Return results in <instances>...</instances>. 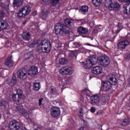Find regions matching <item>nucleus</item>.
Returning a JSON list of instances; mask_svg holds the SVG:
<instances>
[{
  "label": "nucleus",
  "instance_id": "obj_1",
  "mask_svg": "<svg viewBox=\"0 0 130 130\" xmlns=\"http://www.w3.org/2000/svg\"><path fill=\"white\" fill-rule=\"evenodd\" d=\"M38 50L44 53H49L51 51V43L48 40H44L37 46Z\"/></svg>",
  "mask_w": 130,
  "mask_h": 130
},
{
  "label": "nucleus",
  "instance_id": "obj_2",
  "mask_svg": "<svg viewBox=\"0 0 130 130\" xmlns=\"http://www.w3.org/2000/svg\"><path fill=\"white\" fill-rule=\"evenodd\" d=\"M16 93H13L12 96V100L16 103H19L24 98V92L21 89H16Z\"/></svg>",
  "mask_w": 130,
  "mask_h": 130
},
{
  "label": "nucleus",
  "instance_id": "obj_3",
  "mask_svg": "<svg viewBox=\"0 0 130 130\" xmlns=\"http://www.w3.org/2000/svg\"><path fill=\"white\" fill-rule=\"evenodd\" d=\"M105 5L106 7H108L110 11H117L120 5L117 2H112L111 0H106Z\"/></svg>",
  "mask_w": 130,
  "mask_h": 130
},
{
  "label": "nucleus",
  "instance_id": "obj_4",
  "mask_svg": "<svg viewBox=\"0 0 130 130\" xmlns=\"http://www.w3.org/2000/svg\"><path fill=\"white\" fill-rule=\"evenodd\" d=\"M110 63V59L109 57L107 56H103L100 57L99 59V64L101 67H103L104 68H106V67H108L109 64Z\"/></svg>",
  "mask_w": 130,
  "mask_h": 130
},
{
  "label": "nucleus",
  "instance_id": "obj_5",
  "mask_svg": "<svg viewBox=\"0 0 130 130\" xmlns=\"http://www.w3.org/2000/svg\"><path fill=\"white\" fill-rule=\"evenodd\" d=\"M16 110L21 113L24 117L26 118H29V113L24 109V107L22 105V104H18L16 107Z\"/></svg>",
  "mask_w": 130,
  "mask_h": 130
},
{
  "label": "nucleus",
  "instance_id": "obj_6",
  "mask_svg": "<svg viewBox=\"0 0 130 130\" xmlns=\"http://www.w3.org/2000/svg\"><path fill=\"white\" fill-rule=\"evenodd\" d=\"M21 126L20 122L13 120L10 122L9 127L10 129L19 130L21 128Z\"/></svg>",
  "mask_w": 130,
  "mask_h": 130
},
{
  "label": "nucleus",
  "instance_id": "obj_7",
  "mask_svg": "<svg viewBox=\"0 0 130 130\" xmlns=\"http://www.w3.org/2000/svg\"><path fill=\"white\" fill-rule=\"evenodd\" d=\"M64 25V24L61 23H58L55 24V34L57 35V36H61L62 35V30Z\"/></svg>",
  "mask_w": 130,
  "mask_h": 130
},
{
  "label": "nucleus",
  "instance_id": "obj_8",
  "mask_svg": "<svg viewBox=\"0 0 130 130\" xmlns=\"http://www.w3.org/2000/svg\"><path fill=\"white\" fill-rule=\"evenodd\" d=\"M59 73L61 75H70L73 74V70L71 67H62L60 69Z\"/></svg>",
  "mask_w": 130,
  "mask_h": 130
},
{
  "label": "nucleus",
  "instance_id": "obj_9",
  "mask_svg": "<svg viewBox=\"0 0 130 130\" xmlns=\"http://www.w3.org/2000/svg\"><path fill=\"white\" fill-rule=\"evenodd\" d=\"M51 115L52 117H57L60 115V109L57 107H53L51 110Z\"/></svg>",
  "mask_w": 130,
  "mask_h": 130
},
{
  "label": "nucleus",
  "instance_id": "obj_10",
  "mask_svg": "<svg viewBox=\"0 0 130 130\" xmlns=\"http://www.w3.org/2000/svg\"><path fill=\"white\" fill-rule=\"evenodd\" d=\"M128 44H129V42L127 39H125L119 42L117 45V47L120 50H123Z\"/></svg>",
  "mask_w": 130,
  "mask_h": 130
},
{
  "label": "nucleus",
  "instance_id": "obj_11",
  "mask_svg": "<svg viewBox=\"0 0 130 130\" xmlns=\"http://www.w3.org/2000/svg\"><path fill=\"white\" fill-rule=\"evenodd\" d=\"M107 81L111 84L112 86H115L117 84V79L114 75L110 74L107 77Z\"/></svg>",
  "mask_w": 130,
  "mask_h": 130
},
{
  "label": "nucleus",
  "instance_id": "obj_12",
  "mask_svg": "<svg viewBox=\"0 0 130 130\" xmlns=\"http://www.w3.org/2000/svg\"><path fill=\"white\" fill-rule=\"evenodd\" d=\"M103 85V90L104 92H108V91H110L111 89H112V85L109 82V81H106L102 83Z\"/></svg>",
  "mask_w": 130,
  "mask_h": 130
},
{
  "label": "nucleus",
  "instance_id": "obj_13",
  "mask_svg": "<svg viewBox=\"0 0 130 130\" xmlns=\"http://www.w3.org/2000/svg\"><path fill=\"white\" fill-rule=\"evenodd\" d=\"M103 72V70L100 66L94 67L91 70V73L93 74V75H101V74H102Z\"/></svg>",
  "mask_w": 130,
  "mask_h": 130
},
{
  "label": "nucleus",
  "instance_id": "obj_14",
  "mask_svg": "<svg viewBox=\"0 0 130 130\" xmlns=\"http://www.w3.org/2000/svg\"><path fill=\"white\" fill-rule=\"evenodd\" d=\"M38 74V68L36 66H32L29 68L28 75L29 76L36 75Z\"/></svg>",
  "mask_w": 130,
  "mask_h": 130
},
{
  "label": "nucleus",
  "instance_id": "obj_15",
  "mask_svg": "<svg viewBox=\"0 0 130 130\" xmlns=\"http://www.w3.org/2000/svg\"><path fill=\"white\" fill-rule=\"evenodd\" d=\"M5 64L8 68H11L14 66V61L12 59V56H9L5 60Z\"/></svg>",
  "mask_w": 130,
  "mask_h": 130
},
{
  "label": "nucleus",
  "instance_id": "obj_16",
  "mask_svg": "<svg viewBox=\"0 0 130 130\" xmlns=\"http://www.w3.org/2000/svg\"><path fill=\"white\" fill-rule=\"evenodd\" d=\"M88 28H86L83 26H80L77 29V32L79 34H82L83 35H86L88 33Z\"/></svg>",
  "mask_w": 130,
  "mask_h": 130
},
{
  "label": "nucleus",
  "instance_id": "obj_17",
  "mask_svg": "<svg viewBox=\"0 0 130 130\" xmlns=\"http://www.w3.org/2000/svg\"><path fill=\"white\" fill-rule=\"evenodd\" d=\"M21 10L25 16H27V15H29V14H30V12H31V8H30V6H27L22 8Z\"/></svg>",
  "mask_w": 130,
  "mask_h": 130
},
{
  "label": "nucleus",
  "instance_id": "obj_18",
  "mask_svg": "<svg viewBox=\"0 0 130 130\" xmlns=\"http://www.w3.org/2000/svg\"><path fill=\"white\" fill-rule=\"evenodd\" d=\"M27 75V71L25 70V69H22L21 70L19 71L17 77L19 79H23L25 76Z\"/></svg>",
  "mask_w": 130,
  "mask_h": 130
},
{
  "label": "nucleus",
  "instance_id": "obj_19",
  "mask_svg": "<svg viewBox=\"0 0 130 130\" xmlns=\"http://www.w3.org/2000/svg\"><path fill=\"white\" fill-rule=\"evenodd\" d=\"M9 24H8V22L7 20H2L0 21V29H2L4 30L8 28Z\"/></svg>",
  "mask_w": 130,
  "mask_h": 130
},
{
  "label": "nucleus",
  "instance_id": "obj_20",
  "mask_svg": "<svg viewBox=\"0 0 130 130\" xmlns=\"http://www.w3.org/2000/svg\"><path fill=\"white\" fill-rule=\"evenodd\" d=\"M7 82L10 86L13 87L16 84V77L13 76L12 78H8L7 80Z\"/></svg>",
  "mask_w": 130,
  "mask_h": 130
},
{
  "label": "nucleus",
  "instance_id": "obj_21",
  "mask_svg": "<svg viewBox=\"0 0 130 130\" xmlns=\"http://www.w3.org/2000/svg\"><path fill=\"white\" fill-rule=\"evenodd\" d=\"M22 37L24 40L29 41L31 39V35L29 32H24L22 34Z\"/></svg>",
  "mask_w": 130,
  "mask_h": 130
},
{
  "label": "nucleus",
  "instance_id": "obj_22",
  "mask_svg": "<svg viewBox=\"0 0 130 130\" xmlns=\"http://www.w3.org/2000/svg\"><path fill=\"white\" fill-rule=\"evenodd\" d=\"M91 102V104H96L99 102V96L97 95H93L90 98Z\"/></svg>",
  "mask_w": 130,
  "mask_h": 130
},
{
  "label": "nucleus",
  "instance_id": "obj_23",
  "mask_svg": "<svg viewBox=\"0 0 130 130\" xmlns=\"http://www.w3.org/2000/svg\"><path fill=\"white\" fill-rule=\"evenodd\" d=\"M123 13L125 15H129L130 14V4H127L123 7Z\"/></svg>",
  "mask_w": 130,
  "mask_h": 130
},
{
  "label": "nucleus",
  "instance_id": "obj_24",
  "mask_svg": "<svg viewBox=\"0 0 130 130\" xmlns=\"http://www.w3.org/2000/svg\"><path fill=\"white\" fill-rule=\"evenodd\" d=\"M92 67H93V65L92 64L91 61H90V59H87L84 62V68L85 69H90Z\"/></svg>",
  "mask_w": 130,
  "mask_h": 130
},
{
  "label": "nucleus",
  "instance_id": "obj_25",
  "mask_svg": "<svg viewBox=\"0 0 130 130\" xmlns=\"http://www.w3.org/2000/svg\"><path fill=\"white\" fill-rule=\"evenodd\" d=\"M89 59L92 66L96 64L98 62V57L97 56L93 55Z\"/></svg>",
  "mask_w": 130,
  "mask_h": 130
},
{
  "label": "nucleus",
  "instance_id": "obj_26",
  "mask_svg": "<svg viewBox=\"0 0 130 130\" xmlns=\"http://www.w3.org/2000/svg\"><path fill=\"white\" fill-rule=\"evenodd\" d=\"M32 85L33 89L35 91H39V90H40V88H41V87L40 86V83L35 81L33 82Z\"/></svg>",
  "mask_w": 130,
  "mask_h": 130
},
{
  "label": "nucleus",
  "instance_id": "obj_27",
  "mask_svg": "<svg viewBox=\"0 0 130 130\" xmlns=\"http://www.w3.org/2000/svg\"><path fill=\"white\" fill-rule=\"evenodd\" d=\"M89 10V8L87 6H82L80 8V11L83 15H86V13H87Z\"/></svg>",
  "mask_w": 130,
  "mask_h": 130
},
{
  "label": "nucleus",
  "instance_id": "obj_28",
  "mask_svg": "<svg viewBox=\"0 0 130 130\" xmlns=\"http://www.w3.org/2000/svg\"><path fill=\"white\" fill-rule=\"evenodd\" d=\"M64 24L66 25H69V26H71V27H73L74 26V20L70 19L69 18H67L64 20Z\"/></svg>",
  "mask_w": 130,
  "mask_h": 130
},
{
  "label": "nucleus",
  "instance_id": "obj_29",
  "mask_svg": "<svg viewBox=\"0 0 130 130\" xmlns=\"http://www.w3.org/2000/svg\"><path fill=\"white\" fill-rule=\"evenodd\" d=\"M62 35H63V34H69L70 33V28L66 26V25H64L63 26V28H62Z\"/></svg>",
  "mask_w": 130,
  "mask_h": 130
},
{
  "label": "nucleus",
  "instance_id": "obj_30",
  "mask_svg": "<svg viewBox=\"0 0 130 130\" xmlns=\"http://www.w3.org/2000/svg\"><path fill=\"white\" fill-rule=\"evenodd\" d=\"M23 0H14L13 2L14 6L17 7H21L23 4Z\"/></svg>",
  "mask_w": 130,
  "mask_h": 130
},
{
  "label": "nucleus",
  "instance_id": "obj_31",
  "mask_svg": "<svg viewBox=\"0 0 130 130\" xmlns=\"http://www.w3.org/2000/svg\"><path fill=\"white\" fill-rule=\"evenodd\" d=\"M129 123H130V119L127 118V119H124L123 121L120 123V124L121 125H122V126H126V125H128Z\"/></svg>",
  "mask_w": 130,
  "mask_h": 130
},
{
  "label": "nucleus",
  "instance_id": "obj_32",
  "mask_svg": "<svg viewBox=\"0 0 130 130\" xmlns=\"http://www.w3.org/2000/svg\"><path fill=\"white\" fill-rule=\"evenodd\" d=\"M8 70L6 69L3 70L0 69V77H5L8 75Z\"/></svg>",
  "mask_w": 130,
  "mask_h": 130
},
{
  "label": "nucleus",
  "instance_id": "obj_33",
  "mask_svg": "<svg viewBox=\"0 0 130 130\" xmlns=\"http://www.w3.org/2000/svg\"><path fill=\"white\" fill-rule=\"evenodd\" d=\"M68 62V60L64 58H61L59 59V64L60 66H64Z\"/></svg>",
  "mask_w": 130,
  "mask_h": 130
},
{
  "label": "nucleus",
  "instance_id": "obj_34",
  "mask_svg": "<svg viewBox=\"0 0 130 130\" xmlns=\"http://www.w3.org/2000/svg\"><path fill=\"white\" fill-rule=\"evenodd\" d=\"M41 17L43 20H46L47 17H48V12H42L41 14Z\"/></svg>",
  "mask_w": 130,
  "mask_h": 130
},
{
  "label": "nucleus",
  "instance_id": "obj_35",
  "mask_svg": "<svg viewBox=\"0 0 130 130\" xmlns=\"http://www.w3.org/2000/svg\"><path fill=\"white\" fill-rule=\"evenodd\" d=\"M93 5L95 7H100L101 6V1L100 0H92Z\"/></svg>",
  "mask_w": 130,
  "mask_h": 130
},
{
  "label": "nucleus",
  "instance_id": "obj_36",
  "mask_svg": "<svg viewBox=\"0 0 130 130\" xmlns=\"http://www.w3.org/2000/svg\"><path fill=\"white\" fill-rule=\"evenodd\" d=\"M61 0H50V3L52 7H55Z\"/></svg>",
  "mask_w": 130,
  "mask_h": 130
},
{
  "label": "nucleus",
  "instance_id": "obj_37",
  "mask_svg": "<svg viewBox=\"0 0 130 130\" xmlns=\"http://www.w3.org/2000/svg\"><path fill=\"white\" fill-rule=\"evenodd\" d=\"M51 93L55 96H57V95H58L57 89H56L55 88L51 89Z\"/></svg>",
  "mask_w": 130,
  "mask_h": 130
},
{
  "label": "nucleus",
  "instance_id": "obj_38",
  "mask_svg": "<svg viewBox=\"0 0 130 130\" xmlns=\"http://www.w3.org/2000/svg\"><path fill=\"white\" fill-rule=\"evenodd\" d=\"M7 102L5 101H2V102L0 103V106L2 109H4V108H6L7 107Z\"/></svg>",
  "mask_w": 130,
  "mask_h": 130
},
{
  "label": "nucleus",
  "instance_id": "obj_39",
  "mask_svg": "<svg viewBox=\"0 0 130 130\" xmlns=\"http://www.w3.org/2000/svg\"><path fill=\"white\" fill-rule=\"evenodd\" d=\"M81 45L80 43H78V42L73 43V47H74V48H79V47H80Z\"/></svg>",
  "mask_w": 130,
  "mask_h": 130
},
{
  "label": "nucleus",
  "instance_id": "obj_40",
  "mask_svg": "<svg viewBox=\"0 0 130 130\" xmlns=\"http://www.w3.org/2000/svg\"><path fill=\"white\" fill-rule=\"evenodd\" d=\"M18 16L19 18H24L25 17V14L23 13V11L20 10L18 13Z\"/></svg>",
  "mask_w": 130,
  "mask_h": 130
},
{
  "label": "nucleus",
  "instance_id": "obj_41",
  "mask_svg": "<svg viewBox=\"0 0 130 130\" xmlns=\"http://www.w3.org/2000/svg\"><path fill=\"white\" fill-rule=\"evenodd\" d=\"M38 45V41H34L28 46V47H34V46Z\"/></svg>",
  "mask_w": 130,
  "mask_h": 130
},
{
  "label": "nucleus",
  "instance_id": "obj_42",
  "mask_svg": "<svg viewBox=\"0 0 130 130\" xmlns=\"http://www.w3.org/2000/svg\"><path fill=\"white\" fill-rule=\"evenodd\" d=\"M82 92H85L86 95L88 97L90 96L91 94V91L87 88H85L84 90H82Z\"/></svg>",
  "mask_w": 130,
  "mask_h": 130
},
{
  "label": "nucleus",
  "instance_id": "obj_43",
  "mask_svg": "<svg viewBox=\"0 0 130 130\" xmlns=\"http://www.w3.org/2000/svg\"><path fill=\"white\" fill-rule=\"evenodd\" d=\"M117 30H116V33H119V31L122 29L121 27V23H118V26H117Z\"/></svg>",
  "mask_w": 130,
  "mask_h": 130
},
{
  "label": "nucleus",
  "instance_id": "obj_44",
  "mask_svg": "<svg viewBox=\"0 0 130 130\" xmlns=\"http://www.w3.org/2000/svg\"><path fill=\"white\" fill-rule=\"evenodd\" d=\"M49 2H50V0H43L41 4V5H48V4H49Z\"/></svg>",
  "mask_w": 130,
  "mask_h": 130
},
{
  "label": "nucleus",
  "instance_id": "obj_45",
  "mask_svg": "<svg viewBox=\"0 0 130 130\" xmlns=\"http://www.w3.org/2000/svg\"><path fill=\"white\" fill-rule=\"evenodd\" d=\"M76 22H78V23H80L81 25H83V24H85V19H76Z\"/></svg>",
  "mask_w": 130,
  "mask_h": 130
},
{
  "label": "nucleus",
  "instance_id": "obj_46",
  "mask_svg": "<svg viewBox=\"0 0 130 130\" xmlns=\"http://www.w3.org/2000/svg\"><path fill=\"white\" fill-rule=\"evenodd\" d=\"M81 123L84 126H86V125H87V121H85L83 119H81Z\"/></svg>",
  "mask_w": 130,
  "mask_h": 130
},
{
  "label": "nucleus",
  "instance_id": "obj_47",
  "mask_svg": "<svg viewBox=\"0 0 130 130\" xmlns=\"http://www.w3.org/2000/svg\"><path fill=\"white\" fill-rule=\"evenodd\" d=\"M78 115L80 118H83V112L82 111L78 112Z\"/></svg>",
  "mask_w": 130,
  "mask_h": 130
},
{
  "label": "nucleus",
  "instance_id": "obj_48",
  "mask_svg": "<svg viewBox=\"0 0 130 130\" xmlns=\"http://www.w3.org/2000/svg\"><path fill=\"white\" fill-rule=\"evenodd\" d=\"M96 114L97 115H103V114H104V112H103V111H99L98 112H96Z\"/></svg>",
  "mask_w": 130,
  "mask_h": 130
},
{
  "label": "nucleus",
  "instance_id": "obj_49",
  "mask_svg": "<svg viewBox=\"0 0 130 130\" xmlns=\"http://www.w3.org/2000/svg\"><path fill=\"white\" fill-rule=\"evenodd\" d=\"M3 19H4V12L0 11V20H3Z\"/></svg>",
  "mask_w": 130,
  "mask_h": 130
},
{
  "label": "nucleus",
  "instance_id": "obj_50",
  "mask_svg": "<svg viewBox=\"0 0 130 130\" xmlns=\"http://www.w3.org/2000/svg\"><path fill=\"white\" fill-rule=\"evenodd\" d=\"M90 111L92 113H94V112H95V111H96V108H95V107H91L90 108Z\"/></svg>",
  "mask_w": 130,
  "mask_h": 130
},
{
  "label": "nucleus",
  "instance_id": "obj_51",
  "mask_svg": "<svg viewBox=\"0 0 130 130\" xmlns=\"http://www.w3.org/2000/svg\"><path fill=\"white\" fill-rule=\"evenodd\" d=\"M125 57L127 59H129L130 58V53H127L125 55Z\"/></svg>",
  "mask_w": 130,
  "mask_h": 130
},
{
  "label": "nucleus",
  "instance_id": "obj_52",
  "mask_svg": "<svg viewBox=\"0 0 130 130\" xmlns=\"http://www.w3.org/2000/svg\"><path fill=\"white\" fill-rule=\"evenodd\" d=\"M42 100H43V99H40L39 100V105L40 106L42 104Z\"/></svg>",
  "mask_w": 130,
  "mask_h": 130
},
{
  "label": "nucleus",
  "instance_id": "obj_53",
  "mask_svg": "<svg viewBox=\"0 0 130 130\" xmlns=\"http://www.w3.org/2000/svg\"><path fill=\"white\" fill-rule=\"evenodd\" d=\"M58 46L59 48H60V47H61L62 46V44H61V43H58Z\"/></svg>",
  "mask_w": 130,
  "mask_h": 130
},
{
  "label": "nucleus",
  "instance_id": "obj_54",
  "mask_svg": "<svg viewBox=\"0 0 130 130\" xmlns=\"http://www.w3.org/2000/svg\"><path fill=\"white\" fill-rule=\"evenodd\" d=\"M78 130H84V127H80Z\"/></svg>",
  "mask_w": 130,
  "mask_h": 130
},
{
  "label": "nucleus",
  "instance_id": "obj_55",
  "mask_svg": "<svg viewBox=\"0 0 130 130\" xmlns=\"http://www.w3.org/2000/svg\"><path fill=\"white\" fill-rule=\"evenodd\" d=\"M119 2H120V3H123V2H124V1L125 0H118Z\"/></svg>",
  "mask_w": 130,
  "mask_h": 130
},
{
  "label": "nucleus",
  "instance_id": "obj_56",
  "mask_svg": "<svg viewBox=\"0 0 130 130\" xmlns=\"http://www.w3.org/2000/svg\"><path fill=\"white\" fill-rule=\"evenodd\" d=\"M38 128H42V126H39L38 127Z\"/></svg>",
  "mask_w": 130,
  "mask_h": 130
},
{
  "label": "nucleus",
  "instance_id": "obj_57",
  "mask_svg": "<svg viewBox=\"0 0 130 130\" xmlns=\"http://www.w3.org/2000/svg\"><path fill=\"white\" fill-rule=\"evenodd\" d=\"M126 130H130V127H128Z\"/></svg>",
  "mask_w": 130,
  "mask_h": 130
},
{
  "label": "nucleus",
  "instance_id": "obj_58",
  "mask_svg": "<svg viewBox=\"0 0 130 130\" xmlns=\"http://www.w3.org/2000/svg\"><path fill=\"white\" fill-rule=\"evenodd\" d=\"M57 102H58V103H60V101H58Z\"/></svg>",
  "mask_w": 130,
  "mask_h": 130
},
{
  "label": "nucleus",
  "instance_id": "obj_59",
  "mask_svg": "<svg viewBox=\"0 0 130 130\" xmlns=\"http://www.w3.org/2000/svg\"><path fill=\"white\" fill-rule=\"evenodd\" d=\"M1 117H2V115L0 114V119H1Z\"/></svg>",
  "mask_w": 130,
  "mask_h": 130
},
{
  "label": "nucleus",
  "instance_id": "obj_60",
  "mask_svg": "<svg viewBox=\"0 0 130 130\" xmlns=\"http://www.w3.org/2000/svg\"><path fill=\"white\" fill-rule=\"evenodd\" d=\"M36 13H37V12L36 11V12H35V14H36Z\"/></svg>",
  "mask_w": 130,
  "mask_h": 130
},
{
  "label": "nucleus",
  "instance_id": "obj_61",
  "mask_svg": "<svg viewBox=\"0 0 130 130\" xmlns=\"http://www.w3.org/2000/svg\"><path fill=\"white\" fill-rule=\"evenodd\" d=\"M88 45H91V44H88Z\"/></svg>",
  "mask_w": 130,
  "mask_h": 130
},
{
  "label": "nucleus",
  "instance_id": "obj_62",
  "mask_svg": "<svg viewBox=\"0 0 130 130\" xmlns=\"http://www.w3.org/2000/svg\"><path fill=\"white\" fill-rule=\"evenodd\" d=\"M91 77H90V79H91Z\"/></svg>",
  "mask_w": 130,
  "mask_h": 130
},
{
  "label": "nucleus",
  "instance_id": "obj_63",
  "mask_svg": "<svg viewBox=\"0 0 130 130\" xmlns=\"http://www.w3.org/2000/svg\"><path fill=\"white\" fill-rule=\"evenodd\" d=\"M0 32H1V29H0Z\"/></svg>",
  "mask_w": 130,
  "mask_h": 130
},
{
  "label": "nucleus",
  "instance_id": "obj_64",
  "mask_svg": "<svg viewBox=\"0 0 130 130\" xmlns=\"http://www.w3.org/2000/svg\"><path fill=\"white\" fill-rule=\"evenodd\" d=\"M0 87H1V85H0Z\"/></svg>",
  "mask_w": 130,
  "mask_h": 130
}]
</instances>
